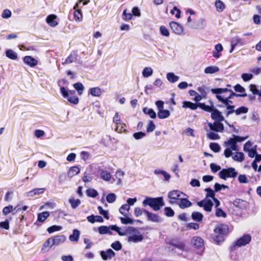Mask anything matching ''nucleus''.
Masks as SVG:
<instances>
[{"mask_svg":"<svg viewBox=\"0 0 261 261\" xmlns=\"http://www.w3.org/2000/svg\"><path fill=\"white\" fill-rule=\"evenodd\" d=\"M232 137V138H230L227 141H225L223 144V145L226 147L224 150V155L227 158L232 155V151H238L239 150L237 145L238 142H241L248 137V136L243 137L236 135H233Z\"/></svg>","mask_w":261,"mask_h":261,"instance_id":"nucleus-1","label":"nucleus"},{"mask_svg":"<svg viewBox=\"0 0 261 261\" xmlns=\"http://www.w3.org/2000/svg\"><path fill=\"white\" fill-rule=\"evenodd\" d=\"M163 197H146L142 202V205L145 207L149 206L153 210L158 211L165 205Z\"/></svg>","mask_w":261,"mask_h":261,"instance_id":"nucleus-2","label":"nucleus"},{"mask_svg":"<svg viewBox=\"0 0 261 261\" xmlns=\"http://www.w3.org/2000/svg\"><path fill=\"white\" fill-rule=\"evenodd\" d=\"M228 230V226L227 225L219 224L214 229L212 237L217 244H220L224 240V236L226 234Z\"/></svg>","mask_w":261,"mask_h":261,"instance_id":"nucleus-3","label":"nucleus"},{"mask_svg":"<svg viewBox=\"0 0 261 261\" xmlns=\"http://www.w3.org/2000/svg\"><path fill=\"white\" fill-rule=\"evenodd\" d=\"M238 173L233 167H229L226 169H223L219 172V177L224 180H226L227 178H234Z\"/></svg>","mask_w":261,"mask_h":261,"instance_id":"nucleus-4","label":"nucleus"},{"mask_svg":"<svg viewBox=\"0 0 261 261\" xmlns=\"http://www.w3.org/2000/svg\"><path fill=\"white\" fill-rule=\"evenodd\" d=\"M185 195V194L179 190L171 191L168 194V197L169 199V203L171 204H176L182 196Z\"/></svg>","mask_w":261,"mask_h":261,"instance_id":"nucleus-5","label":"nucleus"},{"mask_svg":"<svg viewBox=\"0 0 261 261\" xmlns=\"http://www.w3.org/2000/svg\"><path fill=\"white\" fill-rule=\"evenodd\" d=\"M60 91L64 98H67L68 101L71 103L77 104L79 102V98L76 96H69L68 91L66 90L65 87H62L60 88Z\"/></svg>","mask_w":261,"mask_h":261,"instance_id":"nucleus-6","label":"nucleus"},{"mask_svg":"<svg viewBox=\"0 0 261 261\" xmlns=\"http://www.w3.org/2000/svg\"><path fill=\"white\" fill-rule=\"evenodd\" d=\"M251 240V237L249 234H244L242 237L239 238L235 243L234 245L231 247L232 250L236 246L241 247L245 246L249 243Z\"/></svg>","mask_w":261,"mask_h":261,"instance_id":"nucleus-7","label":"nucleus"},{"mask_svg":"<svg viewBox=\"0 0 261 261\" xmlns=\"http://www.w3.org/2000/svg\"><path fill=\"white\" fill-rule=\"evenodd\" d=\"M197 205L200 207H203L206 212H210L212 211L214 204L211 199L205 198L200 201L197 202Z\"/></svg>","mask_w":261,"mask_h":261,"instance_id":"nucleus-8","label":"nucleus"},{"mask_svg":"<svg viewBox=\"0 0 261 261\" xmlns=\"http://www.w3.org/2000/svg\"><path fill=\"white\" fill-rule=\"evenodd\" d=\"M143 212L146 214L148 221L155 223H160L162 221V218L155 214L150 212L146 210H143Z\"/></svg>","mask_w":261,"mask_h":261,"instance_id":"nucleus-9","label":"nucleus"},{"mask_svg":"<svg viewBox=\"0 0 261 261\" xmlns=\"http://www.w3.org/2000/svg\"><path fill=\"white\" fill-rule=\"evenodd\" d=\"M210 129L216 132H222L224 130V125L221 122H215L213 123H208Z\"/></svg>","mask_w":261,"mask_h":261,"instance_id":"nucleus-10","label":"nucleus"},{"mask_svg":"<svg viewBox=\"0 0 261 261\" xmlns=\"http://www.w3.org/2000/svg\"><path fill=\"white\" fill-rule=\"evenodd\" d=\"M115 253L111 249H108L106 251H100V255L105 260L110 259L115 256Z\"/></svg>","mask_w":261,"mask_h":261,"instance_id":"nucleus-11","label":"nucleus"},{"mask_svg":"<svg viewBox=\"0 0 261 261\" xmlns=\"http://www.w3.org/2000/svg\"><path fill=\"white\" fill-rule=\"evenodd\" d=\"M211 117L216 122H222L224 120V118L222 115L221 112L216 109H214L212 112Z\"/></svg>","mask_w":261,"mask_h":261,"instance_id":"nucleus-12","label":"nucleus"},{"mask_svg":"<svg viewBox=\"0 0 261 261\" xmlns=\"http://www.w3.org/2000/svg\"><path fill=\"white\" fill-rule=\"evenodd\" d=\"M170 27L172 31L177 35H180L183 32L182 27L176 22L172 21L170 22Z\"/></svg>","mask_w":261,"mask_h":261,"instance_id":"nucleus-13","label":"nucleus"},{"mask_svg":"<svg viewBox=\"0 0 261 261\" xmlns=\"http://www.w3.org/2000/svg\"><path fill=\"white\" fill-rule=\"evenodd\" d=\"M177 204L181 209H185L192 205V203L187 198H183L182 197Z\"/></svg>","mask_w":261,"mask_h":261,"instance_id":"nucleus-14","label":"nucleus"},{"mask_svg":"<svg viewBox=\"0 0 261 261\" xmlns=\"http://www.w3.org/2000/svg\"><path fill=\"white\" fill-rule=\"evenodd\" d=\"M191 242L197 248H201L204 245L203 240L198 237H194L192 239Z\"/></svg>","mask_w":261,"mask_h":261,"instance_id":"nucleus-15","label":"nucleus"},{"mask_svg":"<svg viewBox=\"0 0 261 261\" xmlns=\"http://www.w3.org/2000/svg\"><path fill=\"white\" fill-rule=\"evenodd\" d=\"M117 227H115V225H111L109 226L102 225L98 227L97 228V229L98 230V232L99 234H107L108 232H109L108 230L109 229H114V228H116Z\"/></svg>","mask_w":261,"mask_h":261,"instance_id":"nucleus-16","label":"nucleus"},{"mask_svg":"<svg viewBox=\"0 0 261 261\" xmlns=\"http://www.w3.org/2000/svg\"><path fill=\"white\" fill-rule=\"evenodd\" d=\"M23 62L31 67H34L37 64V61L31 56H27L24 57Z\"/></svg>","mask_w":261,"mask_h":261,"instance_id":"nucleus-17","label":"nucleus"},{"mask_svg":"<svg viewBox=\"0 0 261 261\" xmlns=\"http://www.w3.org/2000/svg\"><path fill=\"white\" fill-rule=\"evenodd\" d=\"M57 16L54 14L48 15L46 19V22L51 27H55L58 25V22L56 21Z\"/></svg>","mask_w":261,"mask_h":261,"instance_id":"nucleus-18","label":"nucleus"},{"mask_svg":"<svg viewBox=\"0 0 261 261\" xmlns=\"http://www.w3.org/2000/svg\"><path fill=\"white\" fill-rule=\"evenodd\" d=\"M51 238L54 245H58L64 243L66 240V237L63 235L57 236Z\"/></svg>","mask_w":261,"mask_h":261,"instance_id":"nucleus-19","label":"nucleus"},{"mask_svg":"<svg viewBox=\"0 0 261 261\" xmlns=\"http://www.w3.org/2000/svg\"><path fill=\"white\" fill-rule=\"evenodd\" d=\"M20 210V208L18 207V206H15L13 208L12 205H9L8 206H5L3 210V214L4 216H6L13 211H15V212H17Z\"/></svg>","mask_w":261,"mask_h":261,"instance_id":"nucleus-20","label":"nucleus"},{"mask_svg":"<svg viewBox=\"0 0 261 261\" xmlns=\"http://www.w3.org/2000/svg\"><path fill=\"white\" fill-rule=\"evenodd\" d=\"M210 102L211 104V106L206 105L204 103L198 102V107L200 108L201 109L205 111L212 113L215 108H214L212 101H210Z\"/></svg>","mask_w":261,"mask_h":261,"instance_id":"nucleus-21","label":"nucleus"},{"mask_svg":"<svg viewBox=\"0 0 261 261\" xmlns=\"http://www.w3.org/2000/svg\"><path fill=\"white\" fill-rule=\"evenodd\" d=\"M143 239V236L142 234H135L132 236H129L128 238V242L138 243L141 242Z\"/></svg>","mask_w":261,"mask_h":261,"instance_id":"nucleus-22","label":"nucleus"},{"mask_svg":"<svg viewBox=\"0 0 261 261\" xmlns=\"http://www.w3.org/2000/svg\"><path fill=\"white\" fill-rule=\"evenodd\" d=\"M182 107L195 110L198 107V103H195L189 101H185L182 103Z\"/></svg>","mask_w":261,"mask_h":261,"instance_id":"nucleus-23","label":"nucleus"},{"mask_svg":"<svg viewBox=\"0 0 261 261\" xmlns=\"http://www.w3.org/2000/svg\"><path fill=\"white\" fill-rule=\"evenodd\" d=\"M191 218L193 220L197 222H200L202 221L203 216L200 212H193L191 214Z\"/></svg>","mask_w":261,"mask_h":261,"instance_id":"nucleus-24","label":"nucleus"},{"mask_svg":"<svg viewBox=\"0 0 261 261\" xmlns=\"http://www.w3.org/2000/svg\"><path fill=\"white\" fill-rule=\"evenodd\" d=\"M50 215L48 211L43 212L38 214L37 221L40 222H43Z\"/></svg>","mask_w":261,"mask_h":261,"instance_id":"nucleus-25","label":"nucleus"},{"mask_svg":"<svg viewBox=\"0 0 261 261\" xmlns=\"http://www.w3.org/2000/svg\"><path fill=\"white\" fill-rule=\"evenodd\" d=\"M80 172V169L76 166H73L71 167L67 172V175L70 177L77 175Z\"/></svg>","mask_w":261,"mask_h":261,"instance_id":"nucleus-26","label":"nucleus"},{"mask_svg":"<svg viewBox=\"0 0 261 261\" xmlns=\"http://www.w3.org/2000/svg\"><path fill=\"white\" fill-rule=\"evenodd\" d=\"M80 235V231L78 230L77 229H75L73 230L72 234L70 235L69 238V240L71 242H76L79 241Z\"/></svg>","mask_w":261,"mask_h":261,"instance_id":"nucleus-27","label":"nucleus"},{"mask_svg":"<svg viewBox=\"0 0 261 261\" xmlns=\"http://www.w3.org/2000/svg\"><path fill=\"white\" fill-rule=\"evenodd\" d=\"M170 115V112L167 110H161L158 112V116L160 119H165L168 118Z\"/></svg>","mask_w":261,"mask_h":261,"instance_id":"nucleus-28","label":"nucleus"},{"mask_svg":"<svg viewBox=\"0 0 261 261\" xmlns=\"http://www.w3.org/2000/svg\"><path fill=\"white\" fill-rule=\"evenodd\" d=\"M231 49L230 50V53H232L233 50L235 47L238 44H243L242 43V39L239 38L238 37H236L234 38H233L231 41Z\"/></svg>","mask_w":261,"mask_h":261,"instance_id":"nucleus-29","label":"nucleus"},{"mask_svg":"<svg viewBox=\"0 0 261 261\" xmlns=\"http://www.w3.org/2000/svg\"><path fill=\"white\" fill-rule=\"evenodd\" d=\"M166 76L168 81L171 83H174L178 81L179 79V77L175 75L173 72L168 73Z\"/></svg>","mask_w":261,"mask_h":261,"instance_id":"nucleus-30","label":"nucleus"},{"mask_svg":"<svg viewBox=\"0 0 261 261\" xmlns=\"http://www.w3.org/2000/svg\"><path fill=\"white\" fill-rule=\"evenodd\" d=\"M44 191V188L34 189L27 193V195L29 197H32L36 195L43 193Z\"/></svg>","mask_w":261,"mask_h":261,"instance_id":"nucleus-31","label":"nucleus"},{"mask_svg":"<svg viewBox=\"0 0 261 261\" xmlns=\"http://www.w3.org/2000/svg\"><path fill=\"white\" fill-rule=\"evenodd\" d=\"M6 56L7 58L15 60L17 58V54L12 49H9L6 50Z\"/></svg>","mask_w":261,"mask_h":261,"instance_id":"nucleus-32","label":"nucleus"},{"mask_svg":"<svg viewBox=\"0 0 261 261\" xmlns=\"http://www.w3.org/2000/svg\"><path fill=\"white\" fill-rule=\"evenodd\" d=\"M232 158L235 161L242 162L244 160V154L242 152H237L232 156Z\"/></svg>","mask_w":261,"mask_h":261,"instance_id":"nucleus-33","label":"nucleus"},{"mask_svg":"<svg viewBox=\"0 0 261 261\" xmlns=\"http://www.w3.org/2000/svg\"><path fill=\"white\" fill-rule=\"evenodd\" d=\"M219 68L216 66H211L206 67L204 69V72L206 74H213L219 71Z\"/></svg>","mask_w":261,"mask_h":261,"instance_id":"nucleus-34","label":"nucleus"},{"mask_svg":"<svg viewBox=\"0 0 261 261\" xmlns=\"http://www.w3.org/2000/svg\"><path fill=\"white\" fill-rule=\"evenodd\" d=\"M53 245H54L53 244L52 238H50L44 243L42 250L44 252L47 251Z\"/></svg>","mask_w":261,"mask_h":261,"instance_id":"nucleus-35","label":"nucleus"},{"mask_svg":"<svg viewBox=\"0 0 261 261\" xmlns=\"http://www.w3.org/2000/svg\"><path fill=\"white\" fill-rule=\"evenodd\" d=\"M216 98L219 101L222 102L224 105L225 107H227L228 105H230V103H232V101L230 99L224 98L220 95H216Z\"/></svg>","mask_w":261,"mask_h":261,"instance_id":"nucleus-36","label":"nucleus"},{"mask_svg":"<svg viewBox=\"0 0 261 261\" xmlns=\"http://www.w3.org/2000/svg\"><path fill=\"white\" fill-rule=\"evenodd\" d=\"M73 87L77 91L79 95H82L83 94L84 87L81 83L78 82L74 84Z\"/></svg>","mask_w":261,"mask_h":261,"instance_id":"nucleus-37","label":"nucleus"},{"mask_svg":"<svg viewBox=\"0 0 261 261\" xmlns=\"http://www.w3.org/2000/svg\"><path fill=\"white\" fill-rule=\"evenodd\" d=\"M215 5L218 12H222L225 9L224 4L220 0H216Z\"/></svg>","mask_w":261,"mask_h":261,"instance_id":"nucleus-38","label":"nucleus"},{"mask_svg":"<svg viewBox=\"0 0 261 261\" xmlns=\"http://www.w3.org/2000/svg\"><path fill=\"white\" fill-rule=\"evenodd\" d=\"M90 93L92 96L98 97L101 94V89L98 87L90 88Z\"/></svg>","mask_w":261,"mask_h":261,"instance_id":"nucleus-39","label":"nucleus"},{"mask_svg":"<svg viewBox=\"0 0 261 261\" xmlns=\"http://www.w3.org/2000/svg\"><path fill=\"white\" fill-rule=\"evenodd\" d=\"M100 176L102 179L106 181H109L111 178V175L110 173L104 170L101 171Z\"/></svg>","mask_w":261,"mask_h":261,"instance_id":"nucleus-40","label":"nucleus"},{"mask_svg":"<svg viewBox=\"0 0 261 261\" xmlns=\"http://www.w3.org/2000/svg\"><path fill=\"white\" fill-rule=\"evenodd\" d=\"M69 202L71 204V206L72 208H76L81 204V201L80 199H74L71 198L69 199Z\"/></svg>","mask_w":261,"mask_h":261,"instance_id":"nucleus-41","label":"nucleus"},{"mask_svg":"<svg viewBox=\"0 0 261 261\" xmlns=\"http://www.w3.org/2000/svg\"><path fill=\"white\" fill-rule=\"evenodd\" d=\"M86 194L88 197L95 198L98 195V192L93 189H88L86 190Z\"/></svg>","mask_w":261,"mask_h":261,"instance_id":"nucleus-42","label":"nucleus"},{"mask_svg":"<svg viewBox=\"0 0 261 261\" xmlns=\"http://www.w3.org/2000/svg\"><path fill=\"white\" fill-rule=\"evenodd\" d=\"M248 112V108L244 106H242L235 110V113L237 115H239L241 114H246Z\"/></svg>","mask_w":261,"mask_h":261,"instance_id":"nucleus-43","label":"nucleus"},{"mask_svg":"<svg viewBox=\"0 0 261 261\" xmlns=\"http://www.w3.org/2000/svg\"><path fill=\"white\" fill-rule=\"evenodd\" d=\"M165 215L168 217H173L175 213L170 207H165L164 209Z\"/></svg>","mask_w":261,"mask_h":261,"instance_id":"nucleus-44","label":"nucleus"},{"mask_svg":"<svg viewBox=\"0 0 261 261\" xmlns=\"http://www.w3.org/2000/svg\"><path fill=\"white\" fill-rule=\"evenodd\" d=\"M130 209V207L128 206L127 204H124L121 205V206L120 207L119 211V212L123 215L124 216L126 217L127 215V214L126 213H124L123 211H126L127 212L129 211Z\"/></svg>","mask_w":261,"mask_h":261,"instance_id":"nucleus-45","label":"nucleus"},{"mask_svg":"<svg viewBox=\"0 0 261 261\" xmlns=\"http://www.w3.org/2000/svg\"><path fill=\"white\" fill-rule=\"evenodd\" d=\"M153 70L150 67H145L143 71L142 74L144 77H147L152 74Z\"/></svg>","mask_w":261,"mask_h":261,"instance_id":"nucleus-46","label":"nucleus"},{"mask_svg":"<svg viewBox=\"0 0 261 261\" xmlns=\"http://www.w3.org/2000/svg\"><path fill=\"white\" fill-rule=\"evenodd\" d=\"M111 247L116 251H119L122 249V245L121 243L118 241H115L114 243H112L111 245Z\"/></svg>","mask_w":261,"mask_h":261,"instance_id":"nucleus-47","label":"nucleus"},{"mask_svg":"<svg viewBox=\"0 0 261 261\" xmlns=\"http://www.w3.org/2000/svg\"><path fill=\"white\" fill-rule=\"evenodd\" d=\"M210 148L215 152H218L220 150V146L217 143L212 142L210 144Z\"/></svg>","mask_w":261,"mask_h":261,"instance_id":"nucleus-48","label":"nucleus"},{"mask_svg":"<svg viewBox=\"0 0 261 261\" xmlns=\"http://www.w3.org/2000/svg\"><path fill=\"white\" fill-rule=\"evenodd\" d=\"M230 92V94L229 95L226 97V98H228V99H231L234 96L237 97H246L247 96V94L246 93H243V94H236L234 92H233L231 90H230L229 91Z\"/></svg>","mask_w":261,"mask_h":261,"instance_id":"nucleus-49","label":"nucleus"},{"mask_svg":"<svg viewBox=\"0 0 261 261\" xmlns=\"http://www.w3.org/2000/svg\"><path fill=\"white\" fill-rule=\"evenodd\" d=\"M205 191L207 192L205 198L211 197L213 199L215 198V194L214 191L210 188H207L205 189Z\"/></svg>","mask_w":261,"mask_h":261,"instance_id":"nucleus-50","label":"nucleus"},{"mask_svg":"<svg viewBox=\"0 0 261 261\" xmlns=\"http://www.w3.org/2000/svg\"><path fill=\"white\" fill-rule=\"evenodd\" d=\"M97 208L100 215H102L106 219H109V213L108 211L103 210L101 206H98Z\"/></svg>","mask_w":261,"mask_h":261,"instance_id":"nucleus-51","label":"nucleus"},{"mask_svg":"<svg viewBox=\"0 0 261 261\" xmlns=\"http://www.w3.org/2000/svg\"><path fill=\"white\" fill-rule=\"evenodd\" d=\"M206 136L208 139L212 140H218L220 139L219 135L214 132H210L207 133Z\"/></svg>","mask_w":261,"mask_h":261,"instance_id":"nucleus-52","label":"nucleus"},{"mask_svg":"<svg viewBox=\"0 0 261 261\" xmlns=\"http://www.w3.org/2000/svg\"><path fill=\"white\" fill-rule=\"evenodd\" d=\"M121 223L123 224H133L134 220L129 217H120Z\"/></svg>","mask_w":261,"mask_h":261,"instance_id":"nucleus-53","label":"nucleus"},{"mask_svg":"<svg viewBox=\"0 0 261 261\" xmlns=\"http://www.w3.org/2000/svg\"><path fill=\"white\" fill-rule=\"evenodd\" d=\"M62 226L58 225H53L49 227L47 230L49 233H51L56 231H59L61 230Z\"/></svg>","mask_w":261,"mask_h":261,"instance_id":"nucleus-54","label":"nucleus"},{"mask_svg":"<svg viewBox=\"0 0 261 261\" xmlns=\"http://www.w3.org/2000/svg\"><path fill=\"white\" fill-rule=\"evenodd\" d=\"M116 196L114 193H110L106 197V200L109 203H113L116 200Z\"/></svg>","mask_w":261,"mask_h":261,"instance_id":"nucleus-55","label":"nucleus"},{"mask_svg":"<svg viewBox=\"0 0 261 261\" xmlns=\"http://www.w3.org/2000/svg\"><path fill=\"white\" fill-rule=\"evenodd\" d=\"M215 215L218 217L225 218L226 217V214L220 208H216Z\"/></svg>","mask_w":261,"mask_h":261,"instance_id":"nucleus-56","label":"nucleus"},{"mask_svg":"<svg viewBox=\"0 0 261 261\" xmlns=\"http://www.w3.org/2000/svg\"><path fill=\"white\" fill-rule=\"evenodd\" d=\"M133 14L131 13H126V10H124L122 13V18L124 20H129L132 18Z\"/></svg>","mask_w":261,"mask_h":261,"instance_id":"nucleus-57","label":"nucleus"},{"mask_svg":"<svg viewBox=\"0 0 261 261\" xmlns=\"http://www.w3.org/2000/svg\"><path fill=\"white\" fill-rule=\"evenodd\" d=\"M250 90L252 92L253 95L259 96V91L257 89L255 85L251 84L249 86Z\"/></svg>","mask_w":261,"mask_h":261,"instance_id":"nucleus-58","label":"nucleus"},{"mask_svg":"<svg viewBox=\"0 0 261 261\" xmlns=\"http://www.w3.org/2000/svg\"><path fill=\"white\" fill-rule=\"evenodd\" d=\"M187 227L188 229H193L197 230L199 228V225L197 223H189L187 224Z\"/></svg>","mask_w":261,"mask_h":261,"instance_id":"nucleus-59","label":"nucleus"},{"mask_svg":"<svg viewBox=\"0 0 261 261\" xmlns=\"http://www.w3.org/2000/svg\"><path fill=\"white\" fill-rule=\"evenodd\" d=\"M74 17L75 20L80 21L82 18V14L81 10H75L74 12Z\"/></svg>","mask_w":261,"mask_h":261,"instance_id":"nucleus-60","label":"nucleus"},{"mask_svg":"<svg viewBox=\"0 0 261 261\" xmlns=\"http://www.w3.org/2000/svg\"><path fill=\"white\" fill-rule=\"evenodd\" d=\"M146 136V134L142 132H139L137 133H135L133 134V137L136 140L141 139L144 138Z\"/></svg>","mask_w":261,"mask_h":261,"instance_id":"nucleus-61","label":"nucleus"},{"mask_svg":"<svg viewBox=\"0 0 261 261\" xmlns=\"http://www.w3.org/2000/svg\"><path fill=\"white\" fill-rule=\"evenodd\" d=\"M160 30L162 35L166 37H168L169 36V32L167 28L165 26H161L160 28Z\"/></svg>","mask_w":261,"mask_h":261,"instance_id":"nucleus-62","label":"nucleus"},{"mask_svg":"<svg viewBox=\"0 0 261 261\" xmlns=\"http://www.w3.org/2000/svg\"><path fill=\"white\" fill-rule=\"evenodd\" d=\"M241 77L244 82H248L251 80L253 77V75L251 73H243Z\"/></svg>","mask_w":261,"mask_h":261,"instance_id":"nucleus-63","label":"nucleus"},{"mask_svg":"<svg viewBox=\"0 0 261 261\" xmlns=\"http://www.w3.org/2000/svg\"><path fill=\"white\" fill-rule=\"evenodd\" d=\"M12 13L9 9H5L2 14V17L3 18H9L11 16Z\"/></svg>","mask_w":261,"mask_h":261,"instance_id":"nucleus-64","label":"nucleus"}]
</instances>
